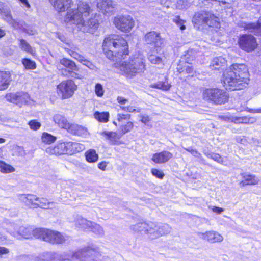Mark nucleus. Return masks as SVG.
<instances>
[{"label":"nucleus","instance_id":"obj_6","mask_svg":"<svg viewBox=\"0 0 261 261\" xmlns=\"http://www.w3.org/2000/svg\"><path fill=\"white\" fill-rule=\"evenodd\" d=\"M219 19L213 14L204 11L198 12L193 17L192 22L194 27L198 29H203L206 27H218Z\"/></svg>","mask_w":261,"mask_h":261},{"label":"nucleus","instance_id":"obj_62","mask_svg":"<svg viewBox=\"0 0 261 261\" xmlns=\"http://www.w3.org/2000/svg\"><path fill=\"white\" fill-rule=\"evenodd\" d=\"M107 163L105 161H102L98 164V167L102 171L106 170Z\"/></svg>","mask_w":261,"mask_h":261},{"label":"nucleus","instance_id":"obj_9","mask_svg":"<svg viewBox=\"0 0 261 261\" xmlns=\"http://www.w3.org/2000/svg\"><path fill=\"white\" fill-rule=\"evenodd\" d=\"M7 230L10 234L18 239H21V238L30 239L33 237H35V229L30 226H20L15 223H10L8 226Z\"/></svg>","mask_w":261,"mask_h":261},{"label":"nucleus","instance_id":"obj_16","mask_svg":"<svg viewBox=\"0 0 261 261\" xmlns=\"http://www.w3.org/2000/svg\"><path fill=\"white\" fill-rule=\"evenodd\" d=\"M6 98L8 101L15 103L20 107L27 103L30 100L29 94L23 92L8 94L6 95Z\"/></svg>","mask_w":261,"mask_h":261},{"label":"nucleus","instance_id":"obj_59","mask_svg":"<svg viewBox=\"0 0 261 261\" xmlns=\"http://www.w3.org/2000/svg\"><path fill=\"white\" fill-rule=\"evenodd\" d=\"M9 249L4 247H0V258L4 257V256L9 253Z\"/></svg>","mask_w":261,"mask_h":261},{"label":"nucleus","instance_id":"obj_17","mask_svg":"<svg viewBox=\"0 0 261 261\" xmlns=\"http://www.w3.org/2000/svg\"><path fill=\"white\" fill-rule=\"evenodd\" d=\"M97 8L105 15H111L114 11L117 5L116 2L112 0H97Z\"/></svg>","mask_w":261,"mask_h":261},{"label":"nucleus","instance_id":"obj_49","mask_svg":"<svg viewBox=\"0 0 261 261\" xmlns=\"http://www.w3.org/2000/svg\"><path fill=\"white\" fill-rule=\"evenodd\" d=\"M28 124L30 128L34 130H37L39 129L41 126V123L37 121L36 120H31L29 122Z\"/></svg>","mask_w":261,"mask_h":261},{"label":"nucleus","instance_id":"obj_20","mask_svg":"<svg viewBox=\"0 0 261 261\" xmlns=\"http://www.w3.org/2000/svg\"><path fill=\"white\" fill-rule=\"evenodd\" d=\"M240 25L245 30H248L256 35L261 34V17L258 20L257 23L241 22Z\"/></svg>","mask_w":261,"mask_h":261},{"label":"nucleus","instance_id":"obj_2","mask_svg":"<svg viewBox=\"0 0 261 261\" xmlns=\"http://www.w3.org/2000/svg\"><path fill=\"white\" fill-rule=\"evenodd\" d=\"M224 86L230 90H239L245 88L250 80L247 66L243 64H234L224 72Z\"/></svg>","mask_w":261,"mask_h":261},{"label":"nucleus","instance_id":"obj_52","mask_svg":"<svg viewBox=\"0 0 261 261\" xmlns=\"http://www.w3.org/2000/svg\"><path fill=\"white\" fill-rule=\"evenodd\" d=\"M5 21L11 25L12 27L15 29H20L21 28V24L20 23L16 20L13 19L12 15H11V20Z\"/></svg>","mask_w":261,"mask_h":261},{"label":"nucleus","instance_id":"obj_29","mask_svg":"<svg viewBox=\"0 0 261 261\" xmlns=\"http://www.w3.org/2000/svg\"><path fill=\"white\" fill-rule=\"evenodd\" d=\"M226 64V59L221 56H219L213 58L210 65V67L212 70H219L222 67L224 66Z\"/></svg>","mask_w":261,"mask_h":261},{"label":"nucleus","instance_id":"obj_26","mask_svg":"<svg viewBox=\"0 0 261 261\" xmlns=\"http://www.w3.org/2000/svg\"><path fill=\"white\" fill-rule=\"evenodd\" d=\"M64 142L58 143L54 147H48L46 149V152L49 154L61 155L65 154Z\"/></svg>","mask_w":261,"mask_h":261},{"label":"nucleus","instance_id":"obj_7","mask_svg":"<svg viewBox=\"0 0 261 261\" xmlns=\"http://www.w3.org/2000/svg\"><path fill=\"white\" fill-rule=\"evenodd\" d=\"M99 248L96 245H92L76 251L72 255V258H75L81 261H89L90 259L92 261H105L99 260L101 256ZM105 258L103 257V260Z\"/></svg>","mask_w":261,"mask_h":261},{"label":"nucleus","instance_id":"obj_63","mask_svg":"<svg viewBox=\"0 0 261 261\" xmlns=\"http://www.w3.org/2000/svg\"><path fill=\"white\" fill-rule=\"evenodd\" d=\"M141 122L144 124H146L148 122L150 121V119L148 116H143L141 115Z\"/></svg>","mask_w":261,"mask_h":261},{"label":"nucleus","instance_id":"obj_58","mask_svg":"<svg viewBox=\"0 0 261 261\" xmlns=\"http://www.w3.org/2000/svg\"><path fill=\"white\" fill-rule=\"evenodd\" d=\"M130 117V114H117V120L118 121H122L123 120H129Z\"/></svg>","mask_w":261,"mask_h":261},{"label":"nucleus","instance_id":"obj_12","mask_svg":"<svg viewBox=\"0 0 261 261\" xmlns=\"http://www.w3.org/2000/svg\"><path fill=\"white\" fill-rule=\"evenodd\" d=\"M77 89L74 82L71 80L62 81L57 87V92L59 96L62 99H66L71 97Z\"/></svg>","mask_w":261,"mask_h":261},{"label":"nucleus","instance_id":"obj_55","mask_svg":"<svg viewBox=\"0 0 261 261\" xmlns=\"http://www.w3.org/2000/svg\"><path fill=\"white\" fill-rule=\"evenodd\" d=\"M151 173L153 176L160 179H162L164 176V174L161 170L155 168L151 169Z\"/></svg>","mask_w":261,"mask_h":261},{"label":"nucleus","instance_id":"obj_33","mask_svg":"<svg viewBox=\"0 0 261 261\" xmlns=\"http://www.w3.org/2000/svg\"><path fill=\"white\" fill-rule=\"evenodd\" d=\"M94 116L95 118L99 122L106 123L109 120V113L107 112H95Z\"/></svg>","mask_w":261,"mask_h":261},{"label":"nucleus","instance_id":"obj_47","mask_svg":"<svg viewBox=\"0 0 261 261\" xmlns=\"http://www.w3.org/2000/svg\"><path fill=\"white\" fill-rule=\"evenodd\" d=\"M84 148L85 146L83 144L77 142H72L73 154L82 151Z\"/></svg>","mask_w":261,"mask_h":261},{"label":"nucleus","instance_id":"obj_40","mask_svg":"<svg viewBox=\"0 0 261 261\" xmlns=\"http://www.w3.org/2000/svg\"><path fill=\"white\" fill-rule=\"evenodd\" d=\"M90 230L99 236H103L104 234V231L103 228L99 225L92 222V224L89 228Z\"/></svg>","mask_w":261,"mask_h":261},{"label":"nucleus","instance_id":"obj_64","mask_svg":"<svg viewBox=\"0 0 261 261\" xmlns=\"http://www.w3.org/2000/svg\"><path fill=\"white\" fill-rule=\"evenodd\" d=\"M191 154L199 159H201V160H203V159L202 158L201 154L196 149H194L192 151Z\"/></svg>","mask_w":261,"mask_h":261},{"label":"nucleus","instance_id":"obj_21","mask_svg":"<svg viewBox=\"0 0 261 261\" xmlns=\"http://www.w3.org/2000/svg\"><path fill=\"white\" fill-rule=\"evenodd\" d=\"M172 154L168 151H163L153 155L152 160L155 163L161 164L167 162L172 158Z\"/></svg>","mask_w":261,"mask_h":261},{"label":"nucleus","instance_id":"obj_48","mask_svg":"<svg viewBox=\"0 0 261 261\" xmlns=\"http://www.w3.org/2000/svg\"><path fill=\"white\" fill-rule=\"evenodd\" d=\"M67 52L74 59L78 60L80 62H82L83 58H84L82 55H80L79 53L73 51L68 48L66 49Z\"/></svg>","mask_w":261,"mask_h":261},{"label":"nucleus","instance_id":"obj_27","mask_svg":"<svg viewBox=\"0 0 261 261\" xmlns=\"http://www.w3.org/2000/svg\"><path fill=\"white\" fill-rule=\"evenodd\" d=\"M18 45L21 50L25 53L35 56L36 54L35 48L23 39H18Z\"/></svg>","mask_w":261,"mask_h":261},{"label":"nucleus","instance_id":"obj_4","mask_svg":"<svg viewBox=\"0 0 261 261\" xmlns=\"http://www.w3.org/2000/svg\"><path fill=\"white\" fill-rule=\"evenodd\" d=\"M130 228L136 232H143L150 239H156L169 234L171 228L167 224L150 222H140L132 225Z\"/></svg>","mask_w":261,"mask_h":261},{"label":"nucleus","instance_id":"obj_18","mask_svg":"<svg viewBox=\"0 0 261 261\" xmlns=\"http://www.w3.org/2000/svg\"><path fill=\"white\" fill-rule=\"evenodd\" d=\"M55 231L45 228H36L34 230L35 238L51 243Z\"/></svg>","mask_w":261,"mask_h":261},{"label":"nucleus","instance_id":"obj_41","mask_svg":"<svg viewBox=\"0 0 261 261\" xmlns=\"http://www.w3.org/2000/svg\"><path fill=\"white\" fill-rule=\"evenodd\" d=\"M172 21L176 23L181 30L183 31L186 29V27L185 24L186 21V20L181 19L179 16H175L173 18Z\"/></svg>","mask_w":261,"mask_h":261},{"label":"nucleus","instance_id":"obj_43","mask_svg":"<svg viewBox=\"0 0 261 261\" xmlns=\"http://www.w3.org/2000/svg\"><path fill=\"white\" fill-rule=\"evenodd\" d=\"M250 119L246 116L244 117H233L231 121L235 123H248Z\"/></svg>","mask_w":261,"mask_h":261},{"label":"nucleus","instance_id":"obj_35","mask_svg":"<svg viewBox=\"0 0 261 261\" xmlns=\"http://www.w3.org/2000/svg\"><path fill=\"white\" fill-rule=\"evenodd\" d=\"M53 239L51 241L53 244H60L64 243L66 240V237L61 233L55 231Z\"/></svg>","mask_w":261,"mask_h":261},{"label":"nucleus","instance_id":"obj_31","mask_svg":"<svg viewBox=\"0 0 261 261\" xmlns=\"http://www.w3.org/2000/svg\"><path fill=\"white\" fill-rule=\"evenodd\" d=\"M92 224V222L88 221L87 220L82 218L78 217L76 221V225L83 229H89Z\"/></svg>","mask_w":261,"mask_h":261},{"label":"nucleus","instance_id":"obj_39","mask_svg":"<svg viewBox=\"0 0 261 261\" xmlns=\"http://www.w3.org/2000/svg\"><path fill=\"white\" fill-rule=\"evenodd\" d=\"M243 178L244 181L246 182L247 185H255L257 184L259 179L254 175L251 174H244Z\"/></svg>","mask_w":261,"mask_h":261},{"label":"nucleus","instance_id":"obj_60","mask_svg":"<svg viewBox=\"0 0 261 261\" xmlns=\"http://www.w3.org/2000/svg\"><path fill=\"white\" fill-rule=\"evenodd\" d=\"M209 208L217 214H220L224 211L223 208L215 206H210Z\"/></svg>","mask_w":261,"mask_h":261},{"label":"nucleus","instance_id":"obj_44","mask_svg":"<svg viewBox=\"0 0 261 261\" xmlns=\"http://www.w3.org/2000/svg\"><path fill=\"white\" fill-rule=\"evenodd\" d=\"M190 6V3L187 0H178L177 2L176 7L180 10L186 9Z\"/></svg>","mask_w":261,"mask_h":261},{"label":"nucleus","instance_id":"obj_14","mask_svg":"<svg viewBox=\"0 0 261 261\" xmlns=\"http://www.w3.org/2000/svg\"><path fill=\"white\" fill-rule=\"evenodd\" d=\"M116 27L123 32H129L134 25L133 18L129 16H119L114 19Z\"/></svg>","mask_w":261,"mask_h":261},{"label":"nucleus","instance_id":"obj_25","mask_svg":"<svg viewBox=\"0 0 261 261\" xmlns=\"http://www.w3.org/2000/svg\"><path fill=\"white\" fill-rule=\"evenodd\" d=\"M11 80V75L9 72H0V90H5L7 89Z\"/></svg>","mask_w":261,"mask_h":261},{"label":"nucleus","instance_id":"obj_3","mask_svg":"<svg viewBox=\"0 0 261 261\" xmlns=\"http://www.w3.org/2000/svg\"><path fill=\"white\" fill-rule=\"evenodd\" d=\"M102 47L107 57L113 61L124 59L128 54L127 42L117 35L113 34L106 37Z\"/></svg>","mask_w":261,"mask_h":261},{"label":"nucleus","instance_id":"obj_22","mask_svg":"<svg viewBox=\"0 0 261 261\" xmlns=\"http://www.w3.org/2000/svg\"><path fill=\"white\" fill-rule=\"evenodd\" d=\"M201 238L203 239L206 240L211 243H216L222 242L223 240V237L218 232L210 231L205 233H201Z\"/></svg>","mask_w":261,"mask_h":261},{"label":"nucleus","instance_id":"obj_30","mask_svg":"<svg viewBox=\"0 0 261 261\" xmlns=\"http://www.w3.org/2000/svg\"><path fill=\"white\" fill-rule=\"evenodd\" d=\"M0 15L4 20H11V10L5 3L0 2Z\"/></svg>","mask_w":261,"mask_h":261},{"label":"nucleus","instance_id":"obj_5","mask_svg":"<svg viewBox=\"0 0 261 261\" xmlns=\"http://www.w3.org/2000/svg\"><path fill=\"white\" fill-rule=\"evenodd\" d=\"M119 68L126 77L132 78L144 71L145 69V60L140 57H135L122 62Z\"/></svg>","mask_w":261,"mask_h":261},{"label":"nucleus","instance_id":"obj_53","mask_svg":"<svg viewBox=\"0 0 261 261\" xmlns=\"http://www.w3.org/2000/svg\"><path fill=\"white\" fill-rule=\"evenodd\" d=\"M133 122H127L125 125L121 126V130L124 134L126 133L133 128Z\"/></svg>","mask_w":261,"mask_h":261},{"label":"nucleus","instance_id":"obj_13","mask_svg":"<svg viewBox=\"0 0 261 261\" xmlns=\"http://www.w3.org/2000/svg\"><path fill=\"white\" fill-rule=\"evenodd\" d=\"M145 42L154 47L155 51L157 54L161 55L163 54L162 46L164 43V39L161 37L160 34L155 31H150L146 34L144 38Z\"/></svg>","mask_w":261,"mask_h":261},{"label":"nucleus","instance_id":"obj_28","mask_svg":"<svg viewBox=\"0 0 261 261\" xmlns=\"http://www.w3.org/2000/svg\"><path fill=\"white\" fill-rule=\"evenodd\" d=\"M54 122L59 127L62 128L68 129L70 123L68 122L67 119L63 116L60 114H56L53 117Z\"/></svg>","mask_w":261,"mask_h":261},{"label":"nucleus","instance_id":"obj_36","mask_svg":"<svg viewBox=\"0 0 261 261\" xmlns=\"http://www.w3.org/2000/svg\"><path fill=\"white\" fill-rule=\"evenodd\" d=\"M15 171V168L3 161H0V172L3 173H10Z\"/></svg>","mask_w":261,"mask_h":261},{"label":"nucleus","instance_id":"obj_34","mask_svg":"<svg viewBox=\"0 0 261 261\" xmlns=\"http://www.w3.org/2000/svg\"><path fill=\"white\" fill-rule=\"evenodd\" d=\"M86 158L87 161L90 163L96 162L98 159V155L94 149H90L86 153Z\"/></svg>","mask_w":261,"mask_h":261},{"label":"nucleus","instance_id":"obj_46","mask_svg":"<svg viewBox=\"0 0 261 261\" xmlns=\"http://www.w3.org/2000/svg\"><path fill=\"white\" fill-rule=\"evenodd\" d=\"M205 154L208 158L212 159L213 160L217 162L218 163H223V159L220 156V155L218 153H213V152L209 153H205Z\"/></svg>","mask_w":261,"mask_h":261},{"label":"nucleus","instance_id":"obj_11","mask_svg":"<svg viewBox=\"0 0 261 261\" xmlns=\"http://www.w3.org/2000/svg\"><path fill=\"white\" fill-rule=\"evenodd\" d=\"M59 62L64 67L62 68H59L60 73L62 75L66 77L81 78V75L76 72L79 71V69L73 61L64 58L60 59Z\"/></svg>","mask_w":261,"mask_h":261},{"label":"nucleus","instance_id":"obj_23","mask_svg":"<svg viewBox=\"0 0 261 261\" xmlns=\"http://www.w3.org/2000/svg\"><path fill=\"white\" fill-rule=\"evenodd\" d=\"M67 130L75 135L86 137L88 135L87 129L81 125L75 124H70Z\"/></svg>","mask_w":261,"mask_h":261},{"label":"nucleus","instance_id":"obj_8","mask_svg":"<svg viewBox=\"0 0 261 261\" xmlns=\"http://www.w3.org/2000/svg\"><path fill=\"white\" fill-rule=\"evenodd\" d=\"M203 97L207 101L216 105H222L227 101L228 96L224 90L218 88H208L203 91Z\"/></svg>","mask_w":261,"mask_h":261},{"label":"nucleus","instance_id":"obj_38","mask_svg":"<svg viewBox=\"0 0 261 261\" xmlns=\"http://www.w3.org/2000/svg\"><path fill=\"white\" fill-rule=\"evenodd\" d=\"M101 135L107 136L112 144H116L117 141V134L115 132L104 131L101 133Z\"/></svg>","mask_w":261,"mask_h":261},{"label":"nucleus","instance_id":"obj_54","mask_svg":"<svg viewBox=\"0 0 261 261\" xmlns=\"http://www.w3.org/2000/svg\"><path fill=\"white\" fill-rule=\"evenodd\" d=\"M65 154H73L72 142H64Z\"/></svg>","mask_w":261,"mask_h":261},{"label":"nucleus","instance_id":"obj_37","mask_svg":"<svg viewBox=\"0 0 261 261\" xmlns=\"http://www.w3.org/2000/svg\"><path fill=\"white\" fill-rule=\"evenodd\" d=\"M56 137L51 135V134L44 132L42 134L41 139L43 143L46 144H50L56 140Z\"/></svg>","mask_w":261,"mask_h":261},{"label":"nucleus","instance_id":"obj_32","mask_svg":"<svg viewBox=\"0 0 261 261\" xmlns=\"http://www.w3.org/2000/svg\"><path fill=\"white\" fill-rule=\"evenodd\" d=\"M151 87L161 89L163 91H167L170 89L171 85L165 79L164 81H158L157 83L152 84Z\"/></svg>","mask_w":261,"mask_h":261},{"label":"nucleus","instance_id":"obj_15","mask_svg":"<svg viewBox=\"0 0 261 261\" xmlns=\"http://www.w3.org/2000/svg\"><path fill=\"white\" fill-rule=\"evenodd\" d=\"M239 44L242 49L247 52L254 50L257 45L255 38L251 35H243L241 36Z\"/></svg>","mask_w":261,"mask_h":261},{"label":"nucleus","instance_id":"obj_56","mask_svg":"<svg viewBox=\"0 0 261 261\" xmlns=\"http://www.w3.org/2000/svg\"><path fill=\"white\" fill-rule=\"evenodd\" d=\"M120 109L124 110V111H126L128 112H140L139 109L136 110L132 106H128V107L120 106Z\"/></svg>","mask_w":261,"mask_h":261},{"label":"nucleus","instance_id":"obj_50","mask_svg":"<svg viewBox=\"0 0 261 261\" xmlns=\"http://www.w3.org/2000/svg\"><path fill=\"white\" fill-rule=\"evenodd\" d=\"M95 92L98 97H101L104 94V90L102 85L100 83H97L95 87Z\"/></svg>","mask_w":261,"mask_h":261},{"label":"nucleus","instance_id":"obj_24","mask_svg":"<svg viewBox=\"0 0 261 261\" xmlns=\"http://www.w3.org/2000/svg\"><path fill=\"white\" fill-rule=\"evenodd\" d=\"M54 8L59 12H64L70 7L71 0H49Z\"/></svg>","mask_w":261,"mask_h":261},{"label":"nucleus","instance_id":"obj_19","mask_svg":"<svg viewBox=\"0 0 261 261\" xmlns=\"http://www.w3.org/2000/svg\"><path fill=\"white\" fill-rule=\"evenodd\" d=\"M59 258L63 260L69 259L66 257L65 253L59 256L57 253L54 252H46L40 254L36 258V261H57Z\"/></svg>","mask_w":261,"mask_h":261},{"label":"nucleus","instance_id":"obj_1","mask_svg":"<svg viewBox=\"0 0 261 261\" xmlns=\"http://www.w3.org/2000/svg\"><path fill=\"white\" fill-rule=\"evenodd\" d=\"M90 7L86 2H82L78 5L76 10L69 9L65 21L75 24L77 28L84 32L93 33L98 27V19L96 15L93 18L89 16Z\"/></svg>","mask_w":261,"mask_h":261},{"label":"nucleus","instance_id":"obj_45","mask_svg":"<svg viewBox=\"0 0 261 261\" xmlns=\"http://www.w3.org/2000/svg\"><path fill=\"white\" fill-rule=\"evenodd\" d=\"M22 63L27 69H34L36 67L35 62L27 58L23 59Z\"/></svg>","mask_w":261,"mask_h":261},{"label":"nucleus","instance_id":"obj_42","mask_svg":"<svg viewBox=\"0 0 261 261\" xmlns=\"http://www.w3.org/2000/svg\"><path fill=\"white\" fill-rule=\"evenodd\" d=\"M148 60L151 63L155 64H162L163 62L162 57L155 54H150L148 56Z\"/></svg>","mask_w":261,"mask_h":261},{"label":"nucleus","instance_id":"obj_61","mask_svg":"<svg viewBox=\"0 0 261 261\" xmlns=\"http://www.w3.org/2000/svg\"><path fill=\"white\" fill-rule=\"evenodd\" d=\"M117 101L121 105H124L128 101V100L122 96H118L117 97Z\"/></svg>","mask_w":261,"mask_h":261},{"label":"nucleus","instance_id":"obj_57","mask_svg":"<svg viewBox=\"0 0 261 261\" xmlns=\"http://www.w3.org/2000/svg\"><path fill=\"white\" fill-rule=\"evenodd\" d=\"M19 3L20 4L22 8H26L27 9H29L31 8V6L29 3L28 0H17Z\"/></svg>","mask_w":261,"mask_h":261},{"label":"nucleus","instance_id":"obj_51","mask_svg":"<svg viewBox=\"0 0 261 261\" xmlns=\"http://www.w3.org/2000/svg\"><path fill=\"white\" fill-rule=\"evenodd\" d=\"M84 65H85L87 67H88L90 69L96 71L97 68L90 61L87 60L85 58H83L82 62H81Z\"/></svg>","mask_w":261,"mask_h":261},{"label":"nucleus","instance_id":"obj_10","mask_svg":"<svg viewBox=\"0 0 261 261\" xmlns=\"http://www.w3.org/2000/svg\"><path fill=\"white\" fill-rule=\"evenodd\" d=\"M20 199L26 205L32 208L38 207L42 208H49L54 205L53 202H48L46 198H39L36 195L32 194L22 195Z\"/></svg>","mask_w":261,"mask_h":261}]
</instances>
